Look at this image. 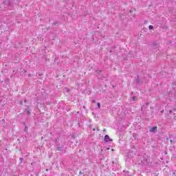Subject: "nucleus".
<instances>
[{"instance_id": "nucleus-1", "label": "nucleus", "mask_w": 176, "mask_h": 176, "mask_svg": "<svg viewBox=\"0 0 176 176\" xmlns=\"http://www.w3.org/2000/svg\"><path fill=\"white\" fill-rule=\"evenodd\" d=\"M138 165L142 167V168H144L146 170V168H148L149 167H152V163L151 162V159L147 155H143L140 157V160L138 162Z\"/></svg>"}, {"instance_id": "nucleus-2", "label": "nucleus", "mask_w": 176, "mask_h": 176, "mask_svg": "<svg viewBox=\"0 0 176 176\" xmlns=\"http://www.w3.org/2000/svg\"><path fill=\"white\" fill-rule=\"evenodd\" d=\"M55 151L56 152H64V145H65V142H63V140H60L58 138H55Z\"/></svg>"}, {"instance_id": "nucleus-3", "label": "nucleus", "mask_w": 176, "mask_h": 176, "mask_svg": "<svg viewBox=\"0 0 176 176\" xmlns=\"http://www.w3.org/2000/svg\"><path fill=\"white\" fill-rule=\"evenodd\" d=\"M96 76L98 78L101 79L102 80H104V82H107L108 80V74H102V70H96Z\"/></svg>"}, {"instance_id": "nucleus-4", "label": "nucleus", "mask_w": 176, "mask_h": 176, "mask_svg": "<svg viewBox=\"0 0 176 176\" xmlns=\"http://www.w3.org/2000/svg\"><path fill=\"white\" fill-rule=\"evenodd\" d=\"M7 6L12 7L14 5V0H5L3 2Z\"/></svg>"}, {"instance_id": "nucleus-5", "label": "nucleus", "mask_w": 176, "mask_h": 176, "mask_svg": "<svg viewBox=\"0 0 176 176\" xmlns=\"http://www.w3.org/2000/svg\"><path fill=\"white\" fill-rule=\"evenodd\" d=\"M129 100L130 101H137V100H138V98L134 95V92L131 91Z\"/></svg>"}, {"instance_id": "nucleus-6", "label": "nucleus", "mask_w": 176, "mask_h": 176, "mask_svg": "<svg viewBox=\"0 0 176 176\" xmlns=\"http://www.w3.org/2000/svg\"><path fill=\"white\" fill-rule=\"evenodd\" d=\"M113 140L109 138V135H104V142H112Z\"/></svg>"}, {"instance_id": "nucleus-7", "label": "nucleus", "mask_w": 176, "mask_h": 176, "mask_svg": "<svg viewBox=\"0 0 176 176\" xmlns=\"http://www.w3.org/2000/svg\"><path fill=\"white\" fill-rule=\"evenodd\" d=\"M151 45H152L153 49H159V47H160L159 43H157L156 42L153 43Z\"/></svg>"}, {"instance_id": "nucleus-8", "label": "nucleus", "mask_w": 176, "mask_h": 176, "mask_svg": "<svg viewBox=\"0 0 176 176\" xmlns=\"http://www.w3.org/2000/svg\"><path fill=\"white\" fill-rule=\"evenodd\" d=\"M25 113L28 116H30L31 115V109L26 108L25 110Z\"/></svg>"}, {"instance_id": "nucleus-9", "label": "nucleus", "mask_w": 176, "mask_h": 176, "mask_svg": "<svg viewBox=\"0 0 176 176\" xmlns=\"http://www.w3.org/2000/svg\"><path fill=\"white\" fill-rule=\"evenodd\" d=\"M150 133H156L157 131V126H153L149 129Z\"/></svg>"}, {"instance_id": "nucleus-10", "label": "nucleus", "mask_w": 176, "mask_h": 176, "mask_svg": "<svg viewBox=\"0 0 176 176\" xmlns=\"http://www.w3.org/2000/svg\"><path fill=\"white\" fill-rule=\"evenodd\" d=\"M136 83H137V85H141V83H142L141 82V78H140L139 75L137 76Z\"/></svg>"}, {"instance_id": "nucleus-11", "label": "nucleus", "mask_w": 176, "mask_h": 176, "mask_svg": "<svg viewBox=\"0 0 176 176\" xmlns=\"http://www.w3.org/2000/svg\"><path fill=\"white\" fill-rule=\"evenodd\" d=\"M52 25H61V21H54V22L52 23Z\"/></svg>"}, {"instance_id": "nucleus-12", "label": "nucleus", "mask_w": 176, "mask_h": 176, "mask_svg": "<svg viewBox=\"0 0 176 176\" xmlns=\"http://www.w3.org/2000/svg\"><path fill=\"white\" fill-rule=\"evenodd\" d=\"M131 153H128L127 155H126V160H128V159H131Z\"/></svg>"}, {"instance_id": "nucleus-13", "label": "nucleus", "mask_w": 176, "mask_h": 176, "mask_svg": "<svg viewBox=\"0 0 176 176\" xmlns=\"http://www.w3.org/2000/svg\"><path fill=\"white\" fill-rule=\"evenodd\" d=\"M137 136H138L137 133H133V138H135V140H137Z\"/></svg>"}, {"instance_id": "nucleus-14", "label": "nucleus", "mask_w": 176, "mask_h": 176, "mask_svg": "<svg viewBox=\"0 0 176 176\" xmlns=\"http://www.w3.org/2000/svg\"><path fill=\"white\" fill-rule=\"evenodd\" d=\"M97 107H98V109H100L101 108V103L97 102Z\"/></svg>"}, {"instance_id": "nucleus-15", "label": "nucleus", "mask_w": 176, "mask_h": 176, "mask_svg": "<svg viewBox=\"0 0 176 176\" xmlns=\"http://www.w3.org/2000/svg\"><path fill=\"white\" fill-rule=\"evenodd\" d=\"M87 14H89V12H84L82 14H81V16H87Z\"/></svg>"}, {"instance_id": "nucleus-16", "label": "nucleus", "mask_w": 176, "mask_h": 176, "mask_svg": "<svg viewBox=\"0 0 176 176\" xmlns=\"http://www.w3.org/2000/svg\"><path fill=\"white\" fill-rule=\"evenodd\" d=\"M148 30H153V25H150L148 26Z\"/></svg>"}, {"instance_id": "nucleus-17", "label": "nucleus", "mask_w": 176, "mask_h": 176, "mask_svg": "<svg viewBox=\"0 0 176 176\" xmlns=\"http://www.w3.org/2000/svg\"><path fill=\"white\" fill-rule=\"evenodd\" d=\"M96 130H97L98 131H100V129L98 128V126L96 128L93 129V131H96Z\"/></svg>"}, {"instance_id": "nucleus-18", "label": "nucleus", "mask_w": 176, "mask_h": 176, "mask_svg": "<svg viewBox=\"0 0 176 176\" xmlns=\"http://www.w3.org/2000/svg\"><path fill=\"white\" fill-rule=\"evenodd\" d=\"M19 105H23V100H20L19 102Z\"/></svg>"}, {"instance_id": "nucleus-19", "label": "nucleus", "mask_w": 176, "mask_h": 176, "mask_svg": "<svg viewBox=\"0 0 176 176\" xmlns=\"http://www.w3.org/2000/svg\"><path fill=\"white\" fill-rule=\"evenodd\" d=\"M28 102V100H27L26 98H25V99L23 100V102L27 103Z\"/></svg>"}, {"instance_id": "nucleus-20", "label": "nucleus", "mask_w": 176, "mask_h": 176, "mask_svg": "<svg viewBox=\"0 0 176 176\" xmlns=\"http://www.w3.org/2000/svg\"><path fill=\"white\" fill-rule=\"evenodd\" d=\"M78 127H80V122H78Z\"/></svg>"}, {"instance_id": "nucleus-21", "label": "nucleus", "mask_w": 176, "mask_h": 176, "mask_svg": "<svg viewBox=\"0 0 176 176\" xmlns=\"http://www.w3.org/2000/svg\"><path fill=\"white\" fill-rule=\"evenodd\" d=\"M91 102H93L94 104L96 103V100H93Z\"/></svg>"}, {"instance_id": "nucleus-22", "label": "nucleus", "mask_w": 176, "mask_h": 176, "mask_svg": "<svg viewBox=\"0 0 176 176\" xmlns=\"http://www.w3.org/2000/svg\"><path fill=\"white\" fill-rule=\"evenodd\" d=\"M82 174H83V173H82V171H80V172H79V175H82Z\"/></svg>"}, {"instance_id": "nucleus-23", "label": "nucleus", "mask_w": 176, "mask_h": 176, "mask_svg": "<svg viewBox=\"0 0 176 176\" xmlns=\"http://www.w3.org/2000/svg\"><path fill=\"white\" fill-rule=\"evenodd\" d=\"M31 74H28V78H31Z\"/></svg>"}, {"instance_id": "nucleus-24", "label": "nucleus", "mask_w": 176, "mask_h": 176, "mask_svg": "<svg viewBox=\"0 0 176 176\" xmlns=\"http://www.w3.org/2000/svg\"><path fill=\"white\" fill-rule=\"evenodd\" d=\"M26 108H28L29 109H30V105L26 106Z\"/></svg>"}, {"instance_id": "nucleus-25", "label": "nucleus", "mask_w": 176, "mask_h": 176, "mask_svg": "<svg viewBox=\"0 0 176 176\" xmlns=\"http://www.w3.org/2000/svg\"><path fill=\"white\" fill-rule=\"evenodd\" d=\"M133 10H130V13H133Z\"/></svg>"}, {"instance_id": "nucleus-26", "label": "nucleus", "mask_w": 176, "mask_h": 176, "mask_svg": "<svg viewBox=\"0 0 176 176\" xmlns=\"http://www.w3.org/2000/svg\"><path fill=\"white\" fill-rule=\"evenodd\" d=\"M148 104H149V103H146V105H148Z\"/></svg>"}, {"instance_id": "nucleus-27", "label": "nucleus", "mask_w": 176, "mask_h": 176, "mask_svg": "<svg viewBox=\"0 0 176 176\" xmlns=\"http://www.w3.org/2000/svg\"><path fill=\"white\" fill-rule=\"evenodd\" d=\"M112 163H113V164L115 163V162H114V161H113V162H112Z\"/></svg>"}, {"instance_id": "nucleus-28", "label": "nucleus", "mask_w": 176, "mask_h": 176, "mask_svg": "<svg viewBox=\"0 0 176 176\" xmlns=\"http://www.w3.org/2000/svg\"><path fill=\"white\" fill-rule=\"evenodd\" d=\"M65 150H67V148H65L63 151H65Z\"/></svg>"}, {"instance_id": "nucleus-29", "label": "nucleus", "mask_w": 176, "mask_h": 176, "mask_svg": "<svg viewBox=\"0 0 176 176\" xmlns=\"http://www.w3.org/2000/svg\"><path fill=\"white\" fill-rule=\"evenodd\" d=\"M20 160H23V158H20Z\"/></svg>"}, {"instance_id": "nucleus-30", "label": "nucleus", "mask_w": 176, "mask_h": 176, "mask_svg": "<svg viewBox=\"0 0 176 176\" xmlns=\"http://www.w3.org/2000/svg\"><path fill=\"white\" fill-rule=\"evenodd\" d=\"M25 129H27V126H25Z\"/></svg>"}, {"instance_id": "nucleus-31", "label": "nucleus", "mask_w": 176, "mask_h": 176, "mask_svg": "<svg viewBox=\"0 0 176 176\" xmlns=\"http://www.w3.org/2000/svg\"><path fill=\"white\" fill-rule=\"evenodd\" d=\"M109 149V148H107V150L108 151Z\"/></svg>"}, {"instance_id": "nucleus-32", "label": "nucleus", "mask_w": 176, "mask_h": 176, "mask_svg": "<svg viewBox=\"0 0 176 176\" xmlns=\"http://www.w3.org/2000/svg\"><path fill=\"white\" fill-rule=\"evenodd\" d=\"M103 131H105V129H104Z\"/></svg>"}, {"instance_id": "nucleus-33", "label": "nucleus", "mask_w": 176, "mask_h": 176, "mask_svg": "<svg viewBox=\"0 0 176 176\" xmlns=\"http://www.w3.org/2000/svg\"><path fill=\"white\" fill-rule=\"evenodd\" d=\"M111 151H113V148H112Z\"/></svg>"}]
</instances>
